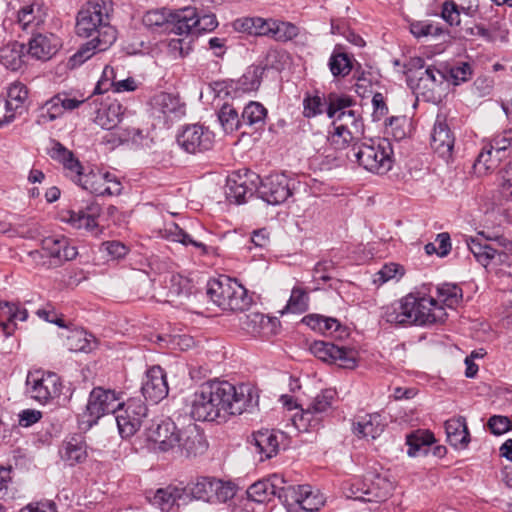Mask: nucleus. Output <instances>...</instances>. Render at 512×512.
Listing matches in <instances>:
<instances>
[{
    "label": "nucleus",
    "instance_id": "nucleus-1",
    "mask_svg": "<svg viewBox=\"0 0 512 512\" xmlns=\"http://www.w3.org/2000/svg\"><path fill=\"white\" fill-rule=\"evenodd\" d=\"M381 317L394 325L425 326L443 322L447 313L433 297L410 293L383 307Z\"/></svg>",
    "mask_w": 512,
    "mask_h": 512
},
{
    "label": "nucleus",
    "instance_id": "nucleus-2",
    "mask_svg": "<svg viewBox=\"0 0 512 512\" xmlns=\"http://www.w3.org/2000/svg\"><path fill=\"white\" fill-rule=\"evenodd\" d=\"M202 385H207L209 400L220 409L222 420L227 421L230 416L251 412L258 406V392L250 384L235 386L228 381L213 380Z\"/></svg>",
    "mask_w": 512,
    "mask_h": 512
},
{
    "label": "nucleus",
    "instance_id": "nucleus-3",
    "mask_svg": "<svg viewBox=\"0 0 512 512\" xmlns=\"http://www.w3.org/2000/svg\"><path fill=\"white\" fill-rule=\"evenodd\" d=\"M393 488L389 471L378 464L369 467L363 477H353L343 483V490L348 498L364 502H383L390 496Z\"/></svg>",
    "mask_w": 512,
    "mask_h": 512
},
{
    "label": "nucleus",
    "instance_id": "nucleus-4",
    "mask_svg": "<svg viewBox=\"0 0 512 512\" xmlns=\"http://www.w3.org/2000/svg\"><path fill=\"white\" fill-rule=\"evenodd\" d=\"M392 154L391 143L387 139H378L354 145L347 151L346 157L369 172L385 174L392 168Z\"/></svg>",
    "mask_w": 512,
    "mask_h": 512
},
{
    "label": "nucleus",
    "instance_id": "nucleus-5",
    "mask_svg": "<svg viewBox=\"0 0 512 512\" xmlns=\"http://www.w3.org/2000/svg\"><path fill=\"white\" fill-rule=\"evenodd\" d=\"M111 3L107 0H90L78 12L76 33L84 38L101 39L106 28H114L109 23Z\"/></svg>",
    "mask_w": 512,
    "mask_h": 512
},
{
    "label": "nucleus",
    "instance_id": "nucleus-6",
    "mask_svg": "<svg viewBox=\"0 0 512 512\" xmlns=\"http://www.w3.org/2000/svg\"><path fill=\"white\" fill-rule=\"evenodd\" d=\"M185 488L193 499L211 504L225 503L236 494L235 486L231 482H224L208 476L196 478Z\"/></svg>",
    "mask_w": 512,
    "mask_h": 512
},
{
    "label": "nucleus",
    "instance_id": "nucleus-7",
    "mask_svg": "<svg viewBox=\"0 0 512 512\" xmlns=\"http://www.w3.org/2000/svg\"><path fill=\"white\" fill-rule=\"evenodd\" d=\"M120 406L122 402L115 391L95 387L89 395L86 410L82 414V422L87 424V427H92L102 416L115 413Z\"/></svg>",
    "mask_w": 512,
    "mask_h": 512
},
{
    "label": "nucleus",
    "instance_id": "nucleus-8",
    "mask_svg": "<svg viewBox=\"0 0 512 512\" xmlns=\"http://www.w3.org/2000/svg\"><path fill=\"white\" fill-rule=\"evenodd\" d=\"M336 392L331 389L322 390L310 402L306 409H301L300 415L293 418L294 425L299 431H308L315 429L320 425L323 415H325L334 403Z\"/></svg>",
    "mask_w": 512,
    "mask_h": 512
},
{
    "label": "nucleus",
    "instance_id": "nucleus-9",
    "mask_svg": "<svg viewBox=\"0 0 512 512\" xmlns=\"http://www.w3.org/2000/svg\"><path fill=\"white\" fill-rule=\"evenodd\" d=\"M182 150L189 154H201L214 146V133L201 124H189L182 128L176 137Z\"/></svg>",
    "mask_w": 512,
    "mask_h": 512
},
{
    "label": "nucleus",
    "instance_id": "nucleus-10",
    "mask_svg": "<svg viewBox=\"0 0 512 512\" xmlns=\"http://www.w3.org/2000/svg\"><path fill=\"white\" fill-rule=\"evenodd\" d=\"M260 177L253 171L233 172L227 177L225 194L230 202L242 204L259 189Z\"/></svg>",
    "mask_w": 512,
    "mask_h": 512
},
{
    "label": "nucleus",
    "instance_id": "nucleus-11",
    "mask_svg": "<svg viewBox=\"0 0 512 512\" xmlns=\"http://www.w3.org/2000/svg\"><path fill=\"white\" fill-rule=\"evenodd\" d=\"M311 353L323 362L337 364L340 368L354 369L358 364L356 350L335 345L332 342L314 341L310 345Z\"/></svg>",
    "mask_w": 512,
    "mask_h": 512
},
{
    "label": "nucleus",
    "instance_id": "nucleus-12",
    "mask_svg": "<svg viewBox=\"0 0 512 512\" xmlns=\"http://www.w3.org/2000/svg\"><path fill=\"white\" fill-rule=\"evenodd\" d=\"M26 386L31 398L40 403H47L61 393L60 378L52 372H29Z\"/></svg>",
    "mask_w": 512,
    "mask_h": 512
},
{
    "label": "nucleus",
    "instance_id": "nucleus-13",
    "mask_svg": "<svg viewBox=\"0 0 512 512\" xmlns=\"http://www.w3.org/2000/svg\"><path fill=\"white\" fill-rule=\"evenodd\" d=\"M295 181L283 173L270 174L260 179L258 194L271 205L284 203L293 195Z\"/></svg>",
    "mask_w": 512,
    "mask_h": 512
},
{
    "label": "nucleus",
    "instance_id": "nucleus-14",
    "mask_svg": "<svg viewBox=\"0 0 512 512\" xmlns=\"http://www.w3.org/2000/svg\"><path fill=\"white\" fill-rule=\"evenodd\" d=\"M48 7L43 0H23L16 12V25L27 34H35L44 26Z\"/></svg>",
    "mask_w": 512,
    "mask_h": 512
},
{
    "label": "nucleus",
    "instance_id": "nucleus-15",
    "mask_svg": "<svg viewBox=\"0 0 512 512\" xmlns=\"http://www.w3.org/2000/svg\"><path fill=\"white\" fill-rule=\"evenodd\" d=\"M147 407L141 400L131 399L115 412L120 435L123 438L133 436L140 428L147 415Z\"/></svg>",
    "mask_w": 512,
    "mask_h": 512
},
{
    "label": "nucleus",
    "instance_id": "nucleus-16",
    "mask_svg": "<svg viewBox=\"0 0 512 512\" xmlns=\"http://www.w3.org/2000/svg\"><path fill=\"white\" fill-rule=\"evenodd\" d=\"M455 145V135L448 124L445 112H438L433 125L430 146L439 157L449 160L452 157Z\"/></svg>",
    "mask_w": 512,
    "mask_h": 512
},
{
    "label": "nucleus",
    "instance_id": "nucleus-17",
    "mask_svg": "<svg viewBox=\"0 0 512 512\" xmlns=\"http://www.w3.org/2000/svg\"><path fill=\"white\" fill-rule=\"evenodd\" d=\"M180 429L171 419L153 423L146 429V438L153 444V449L168 452L179 444Z\"/></svg>",
    "mask_w": 512,
    "mask_h": 512
},
{
    "label": "nucleus",
    "instance_id": "nucleus-18",
    "mask_svg": "<svg viewBox=\"0 0 512 512\" xmlns=\"http://www.w3.org/2000/svg\"><path fill=\"white\" fill-rule=\"evenodd\" d=\"M285 438V434L274 429H260L252 433L248 442L254 451L260 455V460L264 461L275 457L280 451V445Z\"/></svg>",
    "mask_w": 512,
    "mask_h": 512
},
{
    "label": "nucleus",
    "instance_id": "nucleus-19",
    "mask_svg": "<svg viewBox=\"0 0 512 512\" xmlns=\"http://www.w3.org/2000/svg\"><path fill=\"white\" fill-rule=\"evenodd\" d=\"M41 249L55 266L71 261L78 255L77 248L71 245L69 239L62 235L45 237L41 240Z\"/></svg>",
    "mask_w": 512,
    "mask_h": 512
},
{
    "label": "nucleus",
    "instance_id": "nucleus-20",
    "mask_svg": "<svg viewBox=\"0 0 512 512\" xmlns=\"http://www.w3.org/2000/svg\"><path fill=\"white\" fill-rule=\"evenodd\" d=\"M207 385H200L193 394L191 402L190 415L195 421H216L226 422L222 420V413L216 404L209 400Z\"/></svg>",
    "mask_w": 512,
    "mask_h": 512
},
{
    "label": "nucleus",
    "instance_id": "nucleus-21",
    "mask_svg": "<svg viewBox=\"0 0 512 512\" xmlns=\"http://www.w3.org/2000/svg\"><path fill=\"white\" fill-rule=\"evenodd\" d=\"M102 38H92L90 41L82 44L77 52L73 54L68 61L70 68H76L90 59L97 52L107 50L117 38L115 28H106L101 34Z\"/></svg>",
    "mask_w": 512,
    "mask_h": 512
},
{
    "label": "nucleus",
    "instance_id": "nucleus-22",
    "mask_svg": "<svg viewBox=\"0 0 512 512\" xmlns=\"http://www.w3.org/2000/svg\"><path fill=\"white\" fill-rule=\"evenodd\" d=\"M141 391L145 399L154 404L167 397L169 388L166 374L160 366H153L147 370Z\"/></svg>",
    "mask_w": 512,
    "mask_h": 512
},
{
    "label": "nucleus",
    "instance_id": "nucleus-23",
    "mask_svg": "<svg viewBox=\"0 0 512 512\" xmlns=\"http://www.w3.org/2000/svg\"><path fill=\"white\" fill-rule=\"evenodd\" d=\"M240 325L242 330L249 335L268 339L277 333L279 321L277 318L254 312L245 315L241 319Z\"/></svg>",
    "mask_w": 512,
    "mask_h": 512
},
{
    "label": "nucleus",
    "instance_id": "nucleus-24",
    "mask_svg": "<svg viewBox=\"0 0 512 512\" xmlns=\"http://www.w3.org/2000/svg\"><path fill=\"white\" fill-rule=\"evenodd\" d=\"M179 444L176 446L187 457L203 454L208 443L203 432L194 423H190L179 431Z\"/></svg>",
    "mask_w": 512,
    "mask_h": 512
},
{
    "label": "nucleus",
    "instance_id": "nucleus-25",
    "mask_svg": "<svg viewBox=\"0 0 512 512\" xmlns=\"http://www.w3.org/2000/svg\"><path fill=\"white\" fill-rule=\"evenodd\" d=\"M48 155L59 162L63 166L66 176L76 183L84 168L74 153L59 141L54 140L48 150Z\"/></svg>",
    "mask_w": 512,
    "mask_h": 512
},
{
    "label": "nucleus",
    "instance_id": "nucleus-26",
    "mask_svg": "<svg viewBox=\"0 0 512 512\" xmlns=\"http://www.w3.org/2000/svg\"><path fill=\"white\" fill-rule=\"evenodd\" d=\"M32 37L29 40L28 53L39 60L50 59L61 46L60 39L53 33H40L30 34Z\"/></svg>",
    "mask_w": 512,
    "mask_h": 512
},
{
    "label": "nucleus",
    "instance_id": "nucleus-27",
    "mask_svg": "<svg viewBox=\"0 0 512 512\" xmlns=\"http://www.w3.org/2000/svg\"><path fill=\"white\" fill-rule=\"evenodd\" d=\"M409 76V86L417 93L425 94L433 92L436 86L441 85L445 80V75L435 66H427L424 71Z\"/></svg>",
    "mask_w": 512,
    "mask_h": 512
},
{
    "label": "nucleus",
    "instance_id": "nucleus-28",
    "mask_svg": "<svg viewBox=\"0 0 512 512\" xmlns=\"http://www.w3.org/2000/svg\"><path fill=\"white\" fill-rule=\"evenodd\" d=\"M286 480L281 474H273L267 479L259 480L253 483L247 489V496L250 500L263 503L269 501L271 496H276V490L280 484H285Z\"/></svg>",
    "mask_w": 512,
    "mask_h": 512
},
{
    "label": "nucleus",
    "instance_id": "nucleus-29",
    "mask_svg": "<svg viewBox=\"0 0 512 512\" xmlns=\"http://www.w3.org/2000/svg\"><path fill=\"white\" fill-rule=\"evenodd\" d=\"M200 24L196 9L186 7L174 13H170L168 32L177 35H188Z\"/></svg>",
    "mask_w": 512,
    "mask_h": 512
},
{
    "label": "nucleus",
    "instance_id": "nucleus-30",
    "mask_svg": "<svg viewBox=\"0 0 512 512\" xmlns=\"http://www.w3.org/2000/svg\"><path fill=\"white\" fill-rule=\"evenodd\" d=\"M235 281L236 279L224 275L210 279L207 283L206 294L214 304L225 310Z\"/></svg>",
    "mask_w": 512,
    "mask_h": 512
},
{
    "label": "nucleus",
    "instance_id": "nucleus-31",
    "mask_svg": "<svg viewBox=\"0 0 512 512\" xmlns=\"http://www.w3.org/2000/svg\"><path fill=\"white\" fill-rule=\"evenodd\" d=\"M448 443L456 449H465L470 443V433L465 417H454L445 422Z\"/></svg>",
    "mask_w": 512,
    "mask_h": 512
},
{
    "label": "nucleus",
    "instance_id": "nucleus-32",
    "mask_svg": "<svg viewBox=\"0 0 512 512\" xmlns=\"http://www.w3.org/2000/svg\"><path fill=\"white\" fill-rule=\"evenodd\" d=\"M385 426L386 424L382 416L378 413H373L365 415L354 422L352 430L358 438L374 440L383 433Z\"/></svg>",
    "mask_w": 512,
    "mask_h": 512
},
{
    "label": "nucleus",
    "instance_id": "nucleus-33",
    "mask_svg": "<svg viewBox=\"0 0 512 512\" xmlns=\"http://www.w3.org/2000/svg\"><path fill=\"white\" fill-rule=\"evenodd\" d=\"M60 454L62 459L71 466L85 461L87 458V445L84 436L74 434L67 438L62 444Z\"/></svg>",
    "mask_w": 512,
    "mask_h": 512
},
{
    "label": "nucleus",
    "instance_id": "nucleus-34",
    "mask_svg": "<svg viewBox=\"0 0 512 512\" xmlns=\"http://www.w3.org/2000/svg\"><path fill=\"white\" fill-rule=\"evenodd\" d=\"M98 213L99 206L95 203H91L86 206V211L83 209H79L77 211L74 209L68 210L63 219L73 228L92 231L97 227L95 217Z\"/></svg>",
    "mask_w": 512,
    "mask_h": 512
},
{
    "label": "nucleus",
    "instance_id": "nucleus-35",
    "mask_svg": "<svg viewBox=\"0 0 512 512\" xmlns=\"http://www.w3.org/2000/svg\"><path fill=\"white\" fill-rule=\"evenodd\" d=\"M28 312L24 308L9 302L0 301V327L5 336L13 334L16 328V321H25Z\"/></svg>",
    "mask_w": 512,
    "mask_h": 512
},
{
    "label": "nucleus",
    "instance_id": "nucleus-36",
    "mask_svg": "<svg viewBox=\"0 0 512 512\" xmlns=\"http://www.w3.org/2000/svg\"><path fill=\"white\" fill-rule=\"evenodd\" d=\"M29 91L25 84L14 82L7 89L5 104L8 107V113H13L14 119L22 115L27 109Z\"/></svg>",
    "mask_w": 512,
    "mask_h": 512
},
{
    "label": "nucleus",
    "instance_id": "nucleus-37",
    "mask_svg": "<svg viewBox=\"0 0 512 512\" xmlns=\"http://www.w3.org/2000/svg\"><path fill=\"white\" fill-rule=\"evenodd\" d=\"M466 245L475 259L484 267H487L493 261L501 263L507 257L506 253L498 251L491 245L482 243L476 238L466 239Z\"/></svg>",
    "mask_w": 512,
    "mask_h": 512
},
{
    "label": "nucleus",
    "instance_id": "nucleus-38",
    "mask_svg": "<svg viewBox=\"0 0 512 512\" xmlns=\"http://www.w3.org/2000/svg\"><path fill=\"white\" fill-rule=\"evenodd\" d=\"M275 25L273 19H263L260 17H244L236 19L233 27L238 32H245L255 36L271 37L272 26Z\"/></svg>",
    "mask_w": 512,
    "mask_h": 512
},
{
    "label": "nucleus",
    "instance_id": "nucleus-39",
    "mask_svg": "<svg viewBox=\"0 0 512 512\" xmlns=\"http://www.w3.org/2000/svg\"><path fill=\"white\" fill-rule=\"evenodd\" d=\"M162 236L170 241L179 242L184 246L192 245L200 250L203 255L208 253V248L203 240L187 233L176 223L167 224L163 230Z\"/></svg>",
    "mask_w": 512,
    "mask_h": 512
},
{
    "label": "nucleus",
    "instance_id": "nucleus-40",
    "mask_svg": "<svg viewBox=\"0 0 512 512\" xmlns=\"http://www.w3.org/2000/svg\"><path fill=\"white\" fill-rule=\"evenodd\" d=\"M123 111L117 101L104 104L97 110L95 123L105 130H111L121 122Z\"/></svg>",
    "mask_w": 512,
    "mask_h": 512
},
{
    "label": "nucleus",
    "instance_id": "nucleus-41",
    "mask_svg": "<svg viewBox=\"0 0 512 512\" xmlns=\"http://www.w3.org/2000/svg\"><path fill=\"white\" fill-rule=\"evenodd\" d=\"M435 442L434 434L428 430H417L407 435V454L416 457L420 454H427L429 447Z\"/></svg>",
    "mask_w": 512,
    "mask_h": 512
},
{
    "label": "nucleus",
    "instance_id": "nucleus-42",
    "mask_svg": "<svg viewBox=\"0 0 512 512\" xmlns=\"http://www.w3.org/2000/svg\"><path fill=\"white\" fill-rule=\"evenodd\" d=\"M107 177H109V172L90 170L85 173L83 171L76 181V184L92 194L103 196L105 184H107Z\"/></svg>",
    "mask_w": 512,
    "mask_h": 512
},
{
    "label": "nucleus",
    "instance_id": "nucleus-43",
    "mask_svg": "<svg viewBox=\"0 0 512 512\" xmlns=\"http://www.w3.org/2000/svg\"><path fill=\"white\" fill-rule=\"evenodd\" d=\"M264 70L265 68L261 66H249L244 74L236 82H234V87L232 88L236 92H252L258 90L262 81Z\"/></svg>",
    "mask_w": 512,
    "mask_h": 512
},
{
    "label": "nucleus",
    "instance_id": "nucleus-44",
    "mask_svg": "<svg viewBox=\"0 0 512 512\" xmlns=\"http://www.w3.org/2000/svg\"><path fill=\"white\" fill-rule=\"evenodd\" d=\"M184 496H186V488L170 485L156 491L154 502L160 506L162 511L168 512L172 506H179V502Z\"/></svg>",
    "mask_w": 512,
    "mask_h": 512
},
{
    "label": "nucleus",
    "instance_id": "nucleus-45",
    "mask_svg": "<svg viewBox=\"0 0 512 512\" xmlns=\"http://www.w3.org/2000/svg\"><path fill=\"white\" fill-rule=\"evenodd\" d=\"M242 125L261 129L265 125L267 109L260 102L250 101L243 109Z\"/></svg>",
    "mask_w": 512,
    "mask_h": 512
},
{
    "label": "nucleus",
    "instance_id": "nucleus-46",
    "mask_svg": "<svg viewBox=\"0 0 512 512\" xmlns=\"http://www.w3.org/2000/svg\"><path fill=\"white\" fill-rule=\"evenodd\" d=\"M24 45L13 43L3 47L0 51V62L7 69L18 71L24 64Z\"/></svg>",
    "mask_w": 512,
    "mask_h": 512
},
{
    "label": "nucleus",
    "instance_id": "nucleus-47",
    "mask_svg": "<svg viewBox=\"0 0 512 512\" xmlns=\"http://www.w3.org/2000/svg\"><path fill=\"white\" fill-rule=\"evenodd\" d=\"M304 485L280 484L276 490V496L285 505L289 512H299V503L302 497V487Z\"/></svg>",
    "mask_w": 512,
    "mask_h": 512
},
{
    "label": "nucleus",
    "instance_id": "nucleus-48",
    "mask_svg": "<svg viewBox=\"0 0 512 512\" xmlns=\"http://www.w3.org/2000/svg\"><path fill=\"white\" fill-rule=\"evenodd\" d=\"M328 67L334 77L344 78L353 69L352 58L347 53L335 48L329 58Z\"/></svg>",
    "mask_w": 512,
    "mask_h": 512
},
{
    "label": "nucleus",
    "instance_id": "nucleus-49",
    "mask_svg": "<svg viewBox=\"0 0 512 512\" xmlns=\"http://www.w3.org/2000/svg\"><path fill=\"white\" fill-rule=\"evenodd\" d=\"M232 288L233 290L225 310L234 312L248 310L253 303L252 296L249 295L248 290L237 280L235 281V284L232 285Z\"/></svg>",
    "mask_w": 512,
    "mask_h": 512
},
{
    "label": "nucleus",
    "instance_id": "nucleus-50",
    "mask_svg": "<svg viewBox=\"0 0 512 512\" xmlns=\"http://www.w3.org/2000/svg\"><path fill=\"white\" fill-rule=\"evenodd\" d=\"M333 126H342L343 128L352 131L356 136H363L364 124L360 114L355 110L350 109L347 112H341L334 118Z\"/></svg>",
    "mask_w": 512,
    "mask_h": 512
},
{
    "label": "nucleus",
    "instance_id": "nucleus-51",
    "mask_svg": "<svg viewBox=\"0 0 512 512\" xmlns=\"http://www.w3.org/2000/svg\"><path fill=\"white\" fill-rule=\"evenodd\" d=\"M217 115L218 120L226 133H233L243 126L242 118L239 116L238 111L228 103L222 105Z\"/></svg>",
    "mask_w": 512,
    "mask_h": 512
},
{
    "label": "nucleus",
    "instance_id": "nucleus-52",
    "mask_svg": "<svg viewBox=\"0 0 512 512\" xmlns=\"http://www.w3.org/2000/svg\"><path fill=\"white\" fill-rule=\"evenodd\" d=\"M436 292L438 303L442 302L449 308L456 307L463 298L462 289L458 285L452 283H443L438 285Z\"/></svg>",
    "mask_w": 512,
    "mask_h": 512
},
{
    "label": "nucleus",
    "instance_id": "nucleus-53",
    "mask_svg": "<svg viewBox=\"0 0 512 512\" xmlns=\"http://www.w3.org/2000/svg\"><path fill=\"white\" fill-rule=\"evenodd\" d=\"M334 131L331 133L329 139L335 149H351L354 145H360L359 140L362 136L352 134V131L343 128L342 126H333Z\"/></svg>",
    "mask_w": 512,
    "mask_h": 512
},
{
    "label": "nucleus",
    "instance_id": "nucleus-54",
    "mask_svg": "<svg viewBox=\"0 0 512 512\" xmlns=\"http://www.w3.org/2000/svg\"><path fill=\"white\" fill-rule=\"evenodd\" d=\"M302 497L299 503V512H315L324 504L322 495L313 491L309 485L302 487Z\"/></svg>",
    "mask_w": 512,
    "mask_h": 512
},
{
    "label": "nucleus",
    "instance_id": "nucleus-55",
    "mask_svg": "<svg viewBox=\"0 0 512 512\" xmlns=\"http://www.w3.org/2000/svg\"><path fill=\"white\" fill-rule=\"evenodd\" d=\"M56 101L57 98L54 95L39 108L37 115L38 124L45 125L60 118L63 115L60 104L56 103Z\"/></svg>",
    "mask_w": 512,
    "mask_h": 512
},
{
    "label": "nucleus",
    "instance_id": "nucleus-56",
    "mask_svg": "<svg viewBox=\"0 0 512 512\" xmlns=\"http://www.w3.org/2000/svg\"><path fill=\"white\" fill-rule=\"evenodd\" d=\"M68 347L76 352H90L95 347V339L85 331H75L68 336Z\"/></svg>",
    "mask_w": 512,
    "mask_h": 512
},
{
    "label": "nucleus",
    "instance_id": "nucleus-57",
    "mask_svg": "<svg viewBox=\"0 0 512 512\" xmlns=\"http://www.w3.org/2000/svg\"><path fill=\"white\" fill-rule=\"evenodd\" d=\"M309 297L307 292L300 287H294L291 291V296L285 307V311L292 313H303L307 311Z\"/></svg>",
    "mask_w": 512,
    "mask_h": 512
},
{
    "label": "nucleus",
    "instance_id": "nucleus-58",
    "mask_svg": "<svg viewBox=\"0 0 512 512\" xmlns=\"http://www.w3.org/2000/svg\"><path fill=\"white\" fill-rule=\"evenodd\" d=\"M354 104V100L347 95L330 94L328 97L327 115L329 118H335L341 112H347Z\"/></svg>",
    "mask_w": 512,
    "mask_h": 512
},
{
    "label": "nucleus",
    "instance_id": "nucleus-59",
    "mask_svg": "<svg viewBox=\"0 0 512 512\" xmlns=\"http://www.w3.org/2000/svg\"><path fill=\"white\" fill-rule=\"evenodd\" d=\"M153 103L154 108L165 116L175 113L179 108L178 98L165 92L156 95Z\"/></svg>",
    "mask_w": 512,
    "mask_h": 512
},
{
    "label": "nucleus",
    "instance_id": "nucleus-60",
    "mask_svg": "<svg viewBox=\"0 0 512 512\" xmlns=\"http://www.w3.org/2000/svg\"><path fill=\"white\" fill-rule=\"evenodd\" d=\"M299 30L290 22L276 21L272 26L271 37L277 41L286 42L297 37Z\"/></svg>",
    "mask_w": 512,
    "mask_h": 512
},
{
    "label": "nucleus",
    "instance_id": "nucleus-61",
    "mask_svg": "<svg viewBox=\"0 0 512 512\" xmlns=\"http://www.w3.org/2000/svg\"><path fill=\"white\" fill-rule=\"evenodd\" d=\"M170 20V14L167 15L165 10H152L148 11L143 16V24L150 29L164 27L166 31H168Z\"/></svg>",
    "mask_w": 512,
    "mask_h": 512
},
{
    "label": "nucleus",
    "instance_id": "nucleus-62",
    "mask_svg": "<svg viewBox=\"0 0 512 512\" xmlns=\"http://www.w3.org/2000/svg\"><path fill=\"white\" fill-rule=\"evenodd\" d=\"M12 473V467L0 466V499L8 500L14 498Z\"/></svg>",
    "mask_w": 512,
    "mask_h": 512
},
{
    "label": "nucleus",
    "instance_id": "nucleus-63",
    "mask_svg": "<svg viewBox=\"0 0 512 512\" xmlns=\"http://www.w3.org/2000/svg\"><path fill=\"white\" fill-rule=\"evenodd\" d=\"M410 32L416 37L438 36L443 33V29L438 25H433L429 21H415L410 24Z\"/></svg>",
    "mask_w": 512,
    "mask_h": 512
},
{
    "label": "nucleus",
    "instance_id": "nucleus-64",
    "mask_svg": "<svg viewBox=\"0 0 512 512\" xmlns=\"http://www.w3.org/2000/svg\"><path fill=\"white\" fill-rule=\"evenodd\" d=\"M116 82V73L113 67L105 66L103 69L102 75L98 80L96 87L94 89L95 94H103L108 92L109 90H113Z\"/></svg>",
    "mask_w": 512,
    "mask_h": 512
}]
</instances>
